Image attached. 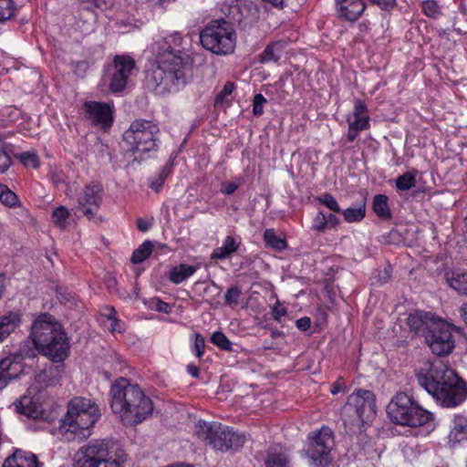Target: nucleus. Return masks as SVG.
Here are the masks:
<instances>
[{"mask_svg": "<svg viewBox=\"0 0 467 467\" xmlns=\"http://www.w3.org/2000/svg\"><path fill=\"white\" fill-rule=\"evenodd\" d=\"M69 212L64 206H58L56 208L52 213V219L56 225L60 228H65L67 224V220L68 219Z\"/></svg>", "mask_w": 467, "mask_h": 467, "instance_id": "obj_43", "label": "nucleus"}, {"mask_svg": "<svg viewBox=\"0 0 467 467\" xmlns=\"http://www.w3.org/2000/svg\"><path fill=\"white\" fill-rule=\"evenodd\" d=\"M372 208L374 213L381 219L387 220L391 216L388 205V197L384 194H377L373 199Z\"/></svg>", "mask_w": 467, "mask_h": 467, "instance_id": "obj_31", "label": "nucleus"}, {"mask_svg": "<svg viewBox=\"0 0 467 467\" xmlns=\"http://www.w3.org/2000/svg\"><path fill=\"white\" fill-rule=\"evenodd\" d=\"M104 190L101 183L91 182L86 184L78 194V206L85 216L93 218L99 211L103 199Z\"/></svg>", "mask_w": 467, "mask_h": 467, "instance_id": "obj_14", "label": "nucleus"}, {"mask_svg": "<svg viewBox=\"0 0 467 467\" xmlns=\"http://www.w3.org/2000/svg\"><path fill=\"white\" fill-rule=\"evenodd\" d=\"M160 129L151 120L138 119L124 132V140L130 146L134 160H144L158 149Z\"/></svg>", "mask_w": 467, "mask_h": 467, "instance_id": "obj_6", "label": "nucleus"}, {"mask_svg": "<svg viewBox=\"0 0 467 467\" xmlns=\"http://www.w3.org/2000/svg\"><path fill=\"white\" fill-rule=\"evenodd\" d=\"M306 454L310 467H327L332 461L330 451L334 447V435L331 429L322 427L309 435Z\"/></svg>", "mask_w": 467, "mask_h": 467, "instance_id": "obj_11", "label": "nucleus"}, {"mask_svg": "<svg viewBox=\"0 0 467 467\" xmlns=\"http://www.w3.org/2000/svg\"><path fill=\"white\" fill-rule=\"evenodd\" d=\"M14 406L19 414L29 418L36 419L42 415L40 405L27 395L22 396L14 403Z\"/></svg>", "mask_w": 467, "mask_h": 467, "instance_id": "obj_23", "label": "nucleus"}, {"mask_svg": "<svg viewBox=\"0 0 467 467\" xmlns=\"http://www.w3.org/2000/svg\"><path fill=\"white\" fill-rule=\"evenodd\" d=\"M336 9L339 17L354 22L364 13L366 5L364 0H335Z\"/></svg>", "mask_w": 467, "mask_h": 467, "instance_id": "obj_19", "label": "nucleus"}, {"mask_svg": "<svg viewBox=\"0 0 467 467\" xmlns=\"http://www.w3.org/2000/svg\"><path fill=\"white\" fill-rule=\"evenodd\" d=\"M239 183L235 182H225L222 183L221 192L224 194H233L238 188Z\"/></svg>", "mask_w": 467, "mask_h": 467, "instance_id": "obj_55", "label": "nucleus"}, {"mask_svg": "<svg viewBox=\"0 0 467 467\" xmlns=\"http://www.w3.org/2000/svg\"><path fill=\"white\" fill-rule=\"evenodd\" d=\"M113 104L109 102L86 101L84 116L93 125L108 130L113 123Z\"/></svg>", "mask_w": 467, "mask_h": 467, "instance_id": "obj_17", "label": "nucleus"}, {"mask_svg": "<svg viewBox=\"0 0 467 467\" xmlns=\"http://www.w3.org/2000/svg\"><path fill=\"white\" fill-rule=\"evenodd\" d=\"M450 441L461 442L467 440V419L463 416H456L454 425L449 434Z\"/></svg>", "mask_w": 467, "mask_h": 467, "instance_id": "obj_28", "label": "nucleus"}, {"mask_svg": "<svg viewBox=\"0 0 467 467\" xmlns=\"http://www.w3.org/2000/svg\"><path fill=\"white\" fill-rule=\"evenodd\" d=\"M343 415L348 416L351 422L367 423L376 415L375 395L370 390L358 389L348 398L343 408Z\"/></svg>", "mask_w": 467, "mask_h": 467, "instance_id": "obj_10", "label": "nucleus"}, {"mask_svg": "<svg viewBox=\"0 0 467 467\" xmlns=\"http://www.w3.org/2000/svg\"><path fill=\"white\" fill-rule=\"evenodd\" d=\"M47 344V346L43 343L34 345L36 353L40 352L55 362H61L67 358L69 351V343L62 327L55 332V335Z\"/></svg>", "mask_w": 467, "mask_h": 467, "instance_id": "obj_16", "label": "nucleus"}, {"mask_svg": "<svg viewBox=\"0 0 467 467\" xmlns=\"http://www.w3.org/2000/svg\"><path fill=\"white\" fill-rule=\"evenodd\" d=\"M194 337H195V340H194L195 354L198 358H201L204 354L205 340H204V337L199 333H195Z\"/></svg>", "mask_w": 467, "mask_h": 467, "instance_id": "obj_52", "label": "nucleus"}, {"mask_svg": "<svg viewBox=\"0 0 467 467\" xmlns=\"http://www.w3.org/2000/svg\"><path fill=\"white\" fill-rule=\"evenodd\" d=\"M266 467H288L287 457L284 453H268L265 459Z\"/></svg>", "mask_w": 467, "mask_h": 467, "instance_id": "obj_41", "label": "nucleus"}, {"mask_svg": "<svg viewBox=\"0 0 467 467\" xmlns=\"http://www.w3.org/2000/svg\"><path fill=\"white\" fill-rule=\"evenodd\" d=\"M389 420L396 424L416 428L432 420V414L404 392L398 393L387 406Z\"/></svg>", "mask_w": 467, "mask_h": 467, "instance_id": "obj_7", "label": "nucleus"}, {"mask_svg": "<svg viewBox=\"0 0 467 467\" xmlns=\"http://www.w3.org/2000/svg\"><path fill=\"white\" fill-rule=\"evenodd\" d=\"M311 228L318 233H323L327 229L326 214L322 211H319L314 217Z\"/></svg>", "mask_w": 467, "mask_h": 467, "instance_id": "obj_50", "label": "nucleus"}, {"mask_svg": "<svg viewBox=\"0 0 467 467\" xmlns=\"http://www.w3.org/2000/svg\"><path fill=\"white\" fill-rule=\"evenodd\" d=\"M422 12L430 17L436 18L440 16L441 10L437 3L433 0H425L421 4Z\"/></svg>", "mask_w": 467, "mask_h": 467, "instance_id": "obj_49", "label": "nucleus"}, {"mask_svg": "<svg viewBox=\"0 0 467 467\" xmlns=\"http://www.w3.org/2000/svg\"><path fill=\"white\" fill-rule=\"evenodd\" d=\"M271 337L273 338H276V337H284V332L283 331H280L278 329H272L271 331Z\"/></svg>", "mask_w": 467, "mask_h": 467, "instance_id": "obj_64", "label": "nucleus"}, {"mask_svg": "<svg viewBox=\"0 0 467 467\" xmlns=\"http://www.w3.org/2000/svg\"><path fill=\"white\" fill-rule=\"evenodd\" d=\"M327 226L328 228H334L339 224V219L333 213L326 215Z\"/></svg>", "mask_w": 467, "mask_h": 467, "instance_id": "obj_58", "label": "nucleus"}, {"mask_svg": "<svg viewBox=\"0 0 467 467\" xmlns=\"http://www.w3.org/2000/svg\"><path fill=\"white\" fill-rule=\"evenodd\" d=\"M439 319L434 318L432 316L426 312H415L410 314L407 318V324L410 330L416 334H421L425 337V334L430 332Z\"/></svg>", "mask_w": 467, "mask_h": 467, "instance_id": "obj_21", "label": "nucleus"}, {"mask_svg": "<svg viewBox=\"0 0 467 467\" xmlns=\"http://www.w3.org/2000/svg\"><path fill=\"white\" fill-rule=\"evenodd\" d=\"M200 40L205 49L216 55H228L235 48L236 35L230 23L213 21L201 32Z\"/></svg>", "mask_w": 467, "mask_h": 467, "instance_id": "obj_8", "label": "nucleus"}, {"mask_svg": "<svg viewBox=\"0 0 467 467\" xmlns=\"http://www.w3.org/2000/svg\"><path fill=\"white\" fill-rule=\"evenodd\" d=\"M417 171H408L399 176L396 181V187L400 191H408L416 185Z\"/></svg>", "mask_w": 467, "mask_h": 467, "instance_id": "obj_36", "label": "nucleus"}, {"mask_svg": "<svg viewBox=\"0 0 467 467\" xmlns=\"http://www.w3.org/2000/svg\"><path fill=\"white\" fill-rule=\"evenodd\" d=\"M460 313L463 321L467 324V302L461 306Z\"/></svg>", "mask_w": 467, "mask_h": 467, "instance_id": "obj_62", "label": "nucleus"}, {"mask_svg": "<svg viewBox=\"0 0 467 467\" xmlns=\"http://www.w3.org/2000/svg\"><path fill=\"white\" fill-rule=\"evenodd\" d=\"M311 320L307 317H301L296 320V326L298 329L306 331L310 327Z\"/></svg>", "mask_w": 467, "mask_h": 467, "instance_id": "obj_56", "label": "nucleus"}, {"mask_svg": "<svg viewBox=\"0 0 467 467\" xmlns=\"http://www.w3.org/2000/svg\"><path fill=\"white\" fill-rule=\"evenodd\" d=\"M266 103V99L262 94H256L253 102V113L255 116H260L263 113L264 105Z\"/></svg>", "mask_w": 467, "mask_h": 467, "instance_id": "obj_51", "label": "nucleus"}, {"mask_svg": "<svg viewBox=\"0 0 467 467\" xmlns=\"http://www.w3.org/2000/svg\"><path fill=\"white\" fill-rule=\"evenodd\" d=\"M241 295L242 291L237 285L229 287L224 296L225 303L229 306H237L239 304Z\"/></svg>", "mask_w": 467, "mask_h": 467, "instance_id": "obj_48", "label": "nucleus"}, {"mask_svg": "<svg viewBox=\"0 0 467 467\" xmlns=\"http://www.w3.org/2000/svg\"><path fill=\"white\" fill-rule=\"evenodd\" d=\"M36 358V351L29 340L22 342L18 349L10 356L0 360V376L4 379V387L18 378L27 366H32Z\"/></svg>", "mask_w": 467, "mask_h": 467, "instance_id": "obj_9", "label": "nucleus"}, {"mask_svg": "<svg viewBox=\"0 0 467 467\" xmlns=\"http://www.w3.org/2000/svg\"><path fill=\"white\" fill-rule=\"evenodd\" d=\"M449 285L458 294L467 296V271L455 272L447 275Z\"/></svg>", "mask_w": 467, "mask_h": 467, "instance_id": "obj_30", "label": "nucleus"}, {"mask_svg": "<svg viewBox=\"0 0 467 467\" xmlns=\"http://www.w3.org/2000/svg\"><path fill=\"white\" fill-rule=\"evenodd\" d=\"M379 5L382 9H391L396 5V0H370Z\"/></svg>", "mask_w": 467, "mask_h": 467, "instance_id": "obj_57", "label": "nucleus"}, {"mask_svg": "<svg viewBox=\"0 0 467 467\" xmlns=\"http://www.w3.org/2000/svg\"><path fill=\"white\" fill-rule=\"evenodd\" d=\"M234 83H232V82H227V83L224 85V87H223V90H222V91H220V92L217 94V96H216V98H215V103H216V104H219V103L223 102V100L225 99V98H226V97H228L229 95H231V94H232V92L234 91Z\"/></svg>", "mask_w": 467, "mask_h": 467, "instance_id": "obj_53", "label": "nucleus"}, {"mask_svg": "<svg viewBox=\"0 0 467 467\" xmlns=\"http://www.w3.org/2000/svg\"><path fill=\"white\" fill-rule=\"evenodd\" d=\"M271 314L275 321L281 323L282 317L287 315V309L281 306L280 302L277 301L272 307Z\"/></svg>", "mask_w": 467, "mask_h": 467, "instance_id": "obj_54", "label": "nucleus"}, {"mask_svg": "<svg viewBox=\"0 0 467 467\" xmlns=\"http://www.w3.org/2000/svg\"><path fill=\"white\" fill-rule=\"evenodd\" d=\"M172 164L167 162L155 175L149 178V187L155 192H160L164 185L166 179L171 172Z\"/></svg>", "mask_w": 467, "mask_h": 467, "instance_id": "obj_29", "label": "nucleus"}, {"mask_svg": "<svg viewBox=\"0 0 467 467\" xmlns=\"http://www.w3.org/2000/svg\"><path fill=\"white\" fill-rule=\"evenodd\" d=\"M100 417L97 404L85 398H74L68 404L67 413L59 427L60 433L67 441L83 440Z\"/></svg>", "mask_w": 467, "mask_h": 467, "instance_id": "obj_4", "label": "nucleus"}, {"mask_svg": "<svg viewBox=\"0 0 467 467\" xmlns=\"http://www.w3.org/2000/svg\"><path fill=\"white\" fill-rule=\"evenodd\" d=\"M417 379L443 407H456L466 398L464 382L453 369L441 360L425 362L417 372Z\"/></svg>", "mask_w": 467, "mask_h": 467, "instance_id": "obj_2", "label": "nucleus"}, {"mask_svg": "<svg viewBox=\"0 0 467 467\" xmlns=\"http://www.w3.org/2000/svg\"><path fill=\"white\" fill-rule=\"evenodd\" d=\"M0 202L6 206L13 207L16 204L18 200L14 192L0 183Z\"/></svg>", "mask_w": 467, "mask_h": 467, "instance_id": "obj_42", "label": "nucleus"}, {"mask_svg": "<svg viewBox=\"0 0 467 467\" xmlns=\"http://www.w3.org/2000/svg\"><path fill=\"white\" fill-rule=\"evenodd\" d=\"M192 57L180 50L161 54L156 66L146 71L144 86L157 95L178 92L192 77Z\"/></svg>", "mask_w": 467, "mask_h": 467, "instance_id": "obj_1", "label": "nucleus"}, {"mask_svg": "<svg viewBox=\"0 0 467 467\" xmlns=\"http://www.w3.org/2000/svg\"><path fill=\"white\" fill-rule=\"evenodd\" d=\"M262 348L265 350H270V349H275V348L274 344L272 342L268 341V340H264L263 341Z\"/></svg>", "mask_w": 467, "mask_h": 467, "instance_id": "obj_63", "label": "nucleus"}, {"mask_svg": "<svg viewBox=\"0 0 467 467\" xmlns=\"http://www.w3.org/2000/svg\"><path fill=\"white\" fill-rule=\"evenodd\" d=\"M187 371L188 373L192 376L193 378L199 377V368L195 365L190 364L187 366Z\"/></svg>", "mask_w": 467, "mask_h": 467, "instance_id": "obj_59", "label": "nucleus"}, {"mask_svg": "<svg viewBox=\"0 0 467 467\" xmlns=\"http://www.w3.org/2000/svg\"><path fill=\"white\" fill-rule=\"evenodd\" d=\"M348 141H353L357 138L359 131L367 129L366 119L362 121H351L350 119H348Z\"/></svg>", "mask_w": 467, "mask_h": 467, "instance_id": "obj_44", "label": "nucleus"}, {"mask_svg": "<svg viewBox=\"0 0 467 467\" xmlns=\"http://www.w3.org/2000/svg\"><path fill=\"white\" fill-rule=\"evenodd\" d=\"M240 245V240L233 236H226L223 240V245L213 250L212 259H226L234 253H235Z\"/></svg>", "mask_w": 467, "mask_h": 467, "instance_id": "obj_25", "label": "nucleus"}, {"mask_svg": "<svg viewBox=\"0 0 467 467\" xmlns=\"http://www.w3.org/2000/svg\"><path fill=\"white\" fill-rule=\"evenodd\" d=\"M22 322V315L18 311H10L0 316V342L5 340L17 329Z\"/></svg>", "mask_w": 467, "mask_h": 467, "instance_id": "obj_22", "label": "nucleus"}, {"mask_svg": "<svg viewBox=\"0 0 467 467\" xmlns=\"http://www.w3.org/2000/svg\"><path fill=\"white\" fill-rule=\"evenodd\" d=\"M13 0H0V22L10 19L15 14Z\"/></svg>", "mask_w": 467, "mask_h": 467, "instance_id": "obj_45", "label": "nucleus"}, {"mask_svg": "<svg viewBox=\"0 0 467 467\" xmlns=\"http://www.w3.org/2000/svg\"><path fill=\"white\" fill-rule=\"evenodd\" d=\"M227 427L218 422L199 420L196 424L197 436L219 451H227Z\"/></svg>", "mask_w": 467, "mask_h": 467, "instance_id": "obj_15", "label": "nucleus"}, {"mask_svg": "<svg viewBox=\"0 0 467 467\" xmlns=\"http://www.w3.org/2000/svg\"><path fill=\"white\" fill-rule=\"evenodd\" d=\"M241 17L237 19L244 29L250 28L259 19V9L254 3L244 4L240 7Z\"/></svg>", "mask_w": 467, "mask_h": 467, "instance_id": "obj_24", "label": "nucleus"}, {"mask_svg": "<svg viewBox=\"0 0 467 467\" xmlns=\"http://www.w3.org/2000/svg\"><path fill=\"white\" fill-rule=\"evenodd\" d=\"M353 121H359L366 119L367 129L369 126V117L368 115V108L364 101L359 99H355L354 101V110H353Z\"/></svg>", "mask_w": 467, "mask_h": 467, "instance_id": "obj_37", "label": "nucleus"}, {"mask_svg": "<svg viewBox=\"0 0 467 467\" xmlns=\"http://www.w3.org/2000/svg\"><path fill=\"white\" fill-rule=\"evenodd\" d=\"M344 220L347 223H358L362 221L366 216L365 203L358 207H349L342 211Z\"/></svg>", "mask_w": 467, "mask_h": 467, "instance_id": "obj_35", "label": "nucleus"}, {"mask_svg": "<svg viewBox=\"0 0 467 467\" xmlns=\"http://www.w3.org/2000/svg\"><path fill=\"white\" fill-rule=\"evenodd\" d=\"M317 201L325 205L327 208H328L330 211L334 212V213H340L341 212V209H340V206L337 202V201L336 200V198L328 193V192H325L323 194H320L317 197Z\"/></svg>", "mask_w": 467, "mask_h": 467, "instance_id": "obj_40", "label": "nucleus"}, {"mask_svg": "<svg viewBox=\"0 0 467 467\" xmlns=\"http://www.w3.org/2000/svg\"><path fill=\"white\" fill-rule=\"evenodd\" d=\"M62 326L56 318L48 314L40 315L33 323L29 340L33 346L43 343L46 346L47 341L55 335Z\"/></svg>", "mask_w": 467, "mask_h": 467, "instance_id": "obj_18", "label": "nucleus"}, {"mask_svg": "<svg viewBox=\"0 0 467 467\" xmlns=\"http://www.w3.org/2000/svg\"><path fill=\"white\" fill-rule=\"evenodd\" d=\"M153 244L150 241H144L131 254L130 261L137 265L146 260L152 253Z\"/></svg>", "mask_w": 467, "mask_h": 467, "instance_id": "obj_34", "label": "nucleus"}, {"mask_svg": "<svg viewBox=\"0 0 467 467\" xmlns=\"http://www.w3.org/2000/svg\"><path fill=\"white\" fill-rule=\"evenodd\" d=\"M227 450H237L241 448L245 441V436L235 432L227 427Z\"/></svg>", "mask_w": 467, "mask_h": 467, "instance_id": "obj_38", "label": "nucleus"}, {"mask_svg": "<svg viewBox=\"0 0 467 467\" xmlns=\"http://www.w3.org/2000/svg\"><path fill=\"white\" fill-rule=\"evenodd\" d=\"M110 407L125 425H138L150 418L153 402L138 384L120 377L110 388Z\"/></svg>", "mask_w": 467, "mask_h": 467, "instance_id": "obj_3", "label": "nucleus"}, {"mask_svg": "<svg viewBox=\"0 0 467 467\" xmlns=\"http://www.w3.org/2000/svg\"><path fill=\"white\" fill-rule=\"evenodd\" d=\"M15 157L26 167L36 169L39 166V158L35 151L17 153Z\"/></svg>", "mask_w": 467, "mask_h": 467, "instance_id": "obj_39", "label": "nucleus"}, {"mask_svg": "<svg viewBox=\"0 0 467 467\" xmlns=\"http://www.w3.org/2000/svg\"><path fill=\"white\" fill-rule=\"evenodd\" d=\"M261 1L265 2L266 4H269L275 8H282L284 5L285 0H261Z\"/></svg>", "mask_w": 467, "mask_h": 467, "instance_id": "obj_61", "label": "nucleus"}, {"mask_svg": "<svg viewBox=\"0 0 467 467\" xmlns=\"http://www.w3.org/2000/svg\"><path fill=\"white\" fill-rule=\"evenodd\" d=\"M137 226H138V229L141 232H146L149 230L150 228V225L147 222H145L143 219L140 218L138 219L137 221Z\"/></svg>", "mask_w": 467, "mask_h": 467, "instance_id": "obj_60", "label": "nucleus"}, {"mask_svg": "<svg viewBox=\"0 0 467 467\" xmlns=\"http://www.w3.org/2000/svg\"><path fill=\"white\" fill-rule=\"evenodd\" d=\"M211 342L223 350L232 349V343L228 337L221 331H216L212 335Z\"/></svg>", "mask_w": 467, "mask_h": 467, "instance_id": "obj_46", "label": "nucleus"}, {"mask_svg": "<svg viewBox=\"0 0 467 467\" xmlns=\"http://www.w3.org/2000/svg\"><path fill=\"white\" fill-rule=\"evenodd\" d=\"M108 317L110 322V330L112 332H120L122 330L121 322L116 317V311L112 306H106L105 313L103 314Z\"/></svg>", "mask_w": 467, "mask_h": 467, "instance_id": "obj_47", "label": "nucleus"}, {"mask_svg": "<svg viewBox=\"0 0 467 467\" xmlns=\"http://www.w3.org/2000/svg\"><path fill=\"white\" fill-rule=\"evenodd\" d=\"M285 47V42L282 40L269 44L260 55V61L263 63L276 62L281 57Z\"/></svg>", "mask_w": 467, "mask_h": 467, "instance_id": "obj_27", "label": "nucleus"}, {"mask_svg": "<svg viewBox=\"0 0 467 467\" xmlns=\"http://www.w3.org/2000/svg\"><path fill=\"white\" fill-rule=\"evenodd\" d=\"M6 137L0 133V173H5L12 165L10 156V144L5 141Z\"/></svg>", "mask_w": 467, "mask_h": 467, "instance_id": "obj_32", "label": "nucleus"}, {"mask_svg": "<svg viewBox=\"0 0 467 467\" xmlns=\"http://www.w3.org/2000/svg\"><path fill=\"white\" fill-rule=\"evenodd\" d=\"M199 268L198 265H190L180 264L171 269L170 280L173 284H181L190 276H192Z\"/></svg>", "mask_w": 467, "mask_h": 467, "instance_id": "obj_26", "label": "nucleus"}, {"mask_svg": "<svg viewBox=\"0 0 467 467\" xmlns=\"http://www.w3.org/2000/svg\"><path fill=\"white\" fill-rule=\"evenodd\" d=\"M3 467H42L37 456L28 451L16 449L4 462Z\"/></svg>", "mask_w": 467, "mask_h": 467, "instance_id": "obj_20", "label": "nucleus"}, {"mask_svg": "<svg viewBox=\"0 0 467 467\" xmlns=\"http://www.w3.org/2000/svg\"><path fill=\"white\" fill-rule=\"evenodd\" d=\"M264 240L266 246L277 251L285 250L287 247L285 239L277 235L274 229H266L265 231Z\"/></svg>", "mask_w": 467, "mask_h": 467, "instance_id": "obj_33", "label": "nucleus"}, {"mask_svg": "<svg viewBox=\"0 0 467 467\" xmlns=\"http://www.w3.org/2000/svg\"><path fill=\"white\" fill-rule=\"evenodd\" d=\"M125 451L113 441L96 440L80 447L74 467H124Z\"/></svg>", "mask_w": 467, "mask_h": 467, "instance_id": "obj_5", "label": "nucleus"}, {"mask_svg": "<svg viewBox=\"0 0 467 467\" xmlns=\"http://www.w3.org/2000/svg\"><path fill=\"white\" fill-rule=\"evenodd\" d=\"M425 341L436 356H447L455 347L452 327L441 319L425 334Z\"/></svg>", "mask_w": 467, "mask_h": 467, "instance_id": "obj_13", "label": "nucleus"}, {"mask_svg": "<svg viewBox=\"0 0 467 467\" xmlns=\"http://www.w3.org/2000/svg\"><path fill=\"white\" fill-rule=\"evenodd\" d=\"M136 62L130 55H117L106 67L104 81L109 82L111 92L122 91L135 69Z\"/></svg>", "mask_w": 467, "mask_h": 467, "instance_id": "obj_12", "label": "nucleus"}]
</instances>
